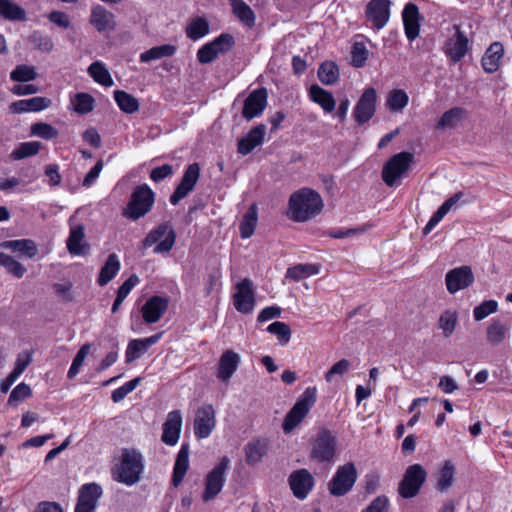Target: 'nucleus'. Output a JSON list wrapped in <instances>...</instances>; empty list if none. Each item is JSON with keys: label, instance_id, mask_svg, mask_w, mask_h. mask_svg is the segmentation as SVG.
I'll return each instance as SVG.
<instances>
[{"label": "nucleus", "instance_id": "72a5a7b5", "mask_svg": "<svg viewBox=\"0 0 512 512\" xmlns=\"http://www.w3.org/2000/svg\"><path fill=\"white\" fill-rule=\"evenodd\" d=\"M0 17L8 21H26V11L12 0H0Z\"/></svg>", "mask_w": 512, "mask_h": 512}, {"label": "nucleus", "instance_id": "a211bd4d", "mask_svg": "<svg viewBox=\"0 0 512 512\" xmlns=\"http://www.w3.org/2000/svg\"><path fill=\"white\" fill-rule=\"evenodd\" d=\"M241 363L240 355L229 349L222 353L217 365L216 377L224 383H229L230 379L237 371Z\"/></svg>", "mask_w": 512, "mask_h": 512}, {"label": "nucleus", "instance_id": "473e14b6", "mask_svg": "<svg viewBox=\"0 0 512 512\" xmlns=\"http://www.w3.org/2000/svg\"><path fill=\"white\" fill-rule=\"evenodd\" d=\"M258 221V207L252 204L242 217L239 225L240 235L243 239L250 238L256 228Z\"/></svg>", "mask_w": 512, "mask_h": 512}, {"label": "nucleus", "instance_id": "a19ab883", "mask_svg": "<svg viewBox=\"0 0 512 512\" xmlns=\"http://www.w3.org/2000/svg\"><path fill=\"white\" fill-rule=\"evenodd\" d=\"M458 324V313L456 310H444L438 319V328L445 338H449L455 331Z\"/></svg>", "mask_w": 512, "mask_h": 512}, {"label": "nucleus", "instance_id": "f3484780", "mask_svg": "<svg viewBox=\"0 0 512 512\" xmlns=\"http://www.w3.org/2000/svg\"><path fill=\"white\" fill-rule=\"evenodd\" d=\"M454 29V35L445 42L444 52L453 63H457L464 58L468 51V38L458 25H454Z\"/></svg>", "mask_w": 512, "mask_h": 512}, {"label": "nucleus", "instance_id": "e2e57ef3", "mask_svg": "<svg viewBox=\"0 0 512 512\" xmlns=\"http://www.w3.org/2000/svg\"><path fill=\"white\" fill-rule=\"evenodd\" d=\"M147 348L141 339L131 340L126 349V362H132L138 358H140L145 352Z\"/></svg>", "mask_w": 512, "mask_h": 512}, {"label": "nucleus", "instance_id": "ddd939ff", "mask_svg": "<svg viewBox=\"0 0 512 512\" xmlns=\"http://www.w3.org/2000/svg\"><path fill=\"white\" fill-rule=\"evenodd\" d=\"M200 178V166L198 163L190 164L184 174L179 185L176 187L173 194L170 196V203L177 205L184 199L190 192H192Z\"/></svg>", "mask_w": 512, "mask_h": 512}, {"label": "nucleus", "instance_id": "4d7b16f0", "mask_svg": "<svg viewBox=\"0 0 512 512\" xmlns=\"http://www.w3.org/2000/svg\"><path fill=\"white\" fill-rule=\"evenodd\" d=\"M209 43L212 44V47L216 50V53L219 56L220 54L229 52L234 46L235 40L231 34L222 33Z\"/></svg>", "mask_w": 512, "mask_h": 512}, {"label": "nucleus", "instance_id": "052dcab7", "mask_svg": "<svg viewBox=\"0 0 512 512\" xmlns=\"http://www.w3.org/2000/svg\"><path fill=\"white\" fill-rule=\"evenodd\" d=\"M351 367L348 359H341L336 362L325 374V380L329 383L335 380L336 376L342 377L346 374Z\"/></svg>", "mask_w": 512, "mask_h": 512}, {"label": "nucleus", "instance_id": "f257e3e1", "mask_svg": "<svg viewBox=\"0 0 512 512\" xmlns=\"http://www.w3.org/2000/svg\"><path fill=\"white\" fill-rule=\"evenodd\" d=\"M323 207V200L317 191L301 188L290 195L287 217L294 222H307L319 215Z\"/></svg>", "mask_w": 512, "mask_h": 512}, {"label": "nucleus", "instance_id": "4468645a", "mask_svg": "<svg viewBox=\"0 0 512 512\" xmlns=\"http://www.w3.org/2000/svg\"><path fill=\"white\" fill-rule=\"evenodd\" d=\"M474 282V274L470 266H460L449 270L445 276V284L450 294L468 288Z\"/></svg>", "mask_w": 512, "mask_h": 512}, {"label": "nucleus", "instance_id": "de8ad7c7", "mask_svg": "<svg viewBox=\"0 0 512 512\" xmlns=\"http://www.w3.org/2000/svg\"><path fill=\"white\" fill-rule=\"evenodd\" d=\"M318 78L324 85H332L339 78V69L334 62H324L318 69Z\"/></svg>", "mask_w": 512, "mask_h": 512}, {"label": "nucleus", "instance_id": "3c124183", "mask_svg": "<svg viewBox=\"0 0 512 512\" xmlns=\"http://www.w3.org/2000/svg\"><path fill=\"white\" fill-rule=\"evenodd\" d=\"M267 331L275 335L281 345H286L291 339V329L288 324L275 321L267 327Z\"/></svg>", "mask_w": 512, "mask_h": 512}, {"label": "nucleus", "instance_id": "c03bdc74", "mask_svg": "<svg viewBox=\"0 0 512 512\" xmlns=\"http://www.w3.org/2000/svg\"><path fill=\"white\" fill-rule=\"evenodd\" d=\"M409 102L408 94L401 89L391 90L386 98V106L392 112H401Z\"/></svg>", "mask_w": 512, "mask_h": 512}, {"label": "nucleus", "instance_id": "f704fd0d", "mask_svg": "<svg viewBox=\"0 0 512 512\" xmlns=\"http://www.w3.org/2000/svg\"><path fill=\"white\" fill-rule=\"evenodd\" d=\"M455 466L450 460H446L436 474V489L446 492L454 483Z\"/></svg>", "mask_w": 512, "mask_h": 512}, {"label": "nucleus", "instance_id": "9b49d317", "mask_svg": "<svg viewBox=\"0 0 512 512\" xmlns=\"http://www.w3.org/2000/svg\"><path fill=\"white\" fill-rule=\"evenodd\" d=\"M377 92L373 87L364 90L353 109L354 120L363 125L367 123L376 112Z\"/></svg>", "mask_w": 512, "mask_h": 512}, {"label": "nucleus", "instance_id": "f03ea898", "mask_svg": "<svg viewBox=\"0 0 512 512\" xmlns=\"http://www.w3.org/2000/svg\"><path fill=\"white\" fill-rule=\"evenodd\" d=\"M143 469L142 455L134 449H124L121 461L114 471V479L127 486H132L140 480Z\"/></svg>", "mask_w": 512, "mask_h": 512}, {"label": "nucleus", "instance_id": "393cba45", "mask_svg": "<svg viewBox=\"0 0 512 512\" xmlns=\"http://www.w3.org/2000/svg\"><path fill=\"white\" fill-rule=\"evenodd\" d=\"M419 16V9L414 3H408L405 5L402 12V19L406 37L410 41L415 40L419 36Z\"/></svg>", "mask_w": 512, "mask_h": 512}, {"label": "nucleus", "instance_id": "774afa93", "mask_svg": "<svg viewBox=\"0 0 512 512\" xmlns=\"http://www.w3.org/2000/svg\"><path fill=\"white\" fill-rule=\"evenodd\" d=\"M389 500L385 495L376 497L362 512H388Z\"/></svg>", "mask_w": 512, "mask_h": 512}, {"label": "nucleus", "instance_id": "20e7f679", "mask_svg": "<svg viewBox=\"0 0 512 512\" xmlns=\"http://www.w3.org/2000/svg\"><path fill=\"white\" fill-rule=\"evenodd\" d=\"M317 390L315 387H308L297 399L294 406L287 413L283 421V431L292 432L306 417L316 402Z\"/></svg>", "mask_w": 512, "mask_h": 512}, {"label": "nucleus", "instance_id": "1a4fd4ad", "mask_svg": "<svg viewBox=\"0 0 512 512\" xmlns=\"http://www.w3.org/2000/svg\"><path fill=\"white\" fill-rule=\"evenodd\" d=\"M230 464L227 456L221 458L219 463L208 473L206 477L205 491L202 498L205 502L214 499L222 490L225 483V472Z\"/></svg>", "mask_w": 512, "mask_h": 512}, {"label": "nucleus", "instance_id": "4be33fe9", "mask_svg": "<svg viewBox=\"0 0 512 512\" xmlns=\"http://www.w3.org/2000/svg\"><path fill=\"white\" fill-rule=\"evenodd\" d=\"M168 305V298L161 296H152L149 298L141 309L145 323L152 324L158 322L167 311Z\"/></svg>", "mask_w": 512, "mask_h": 512}, {"label": "nucleus", "instance_id": "aec40b11", "mask_svg": "<svg viewBox=\"0 0 512 512\" xmlns=\"http://www.w3.org/2000/svg\"><path fill=\"white\" fill-rule=\"evenodd\" d=\"M289 485L298 499H305L314 486V478L306 469L294 471L289 476Z\"/></svg>", "mask_w": 512, "mask_h": 512}, {"label": "nucleus", "instance_id": "412c9836", "mask_svg": "<svg viewBox=\"0 0 512 512\" xmlns=\"http://www.w3.org/2000/svg\"><path fill=\"white\" fill-rule=\"evenodd\" d=\"M267 105V91L264 88L254 90L246 98L242 115L246 120H252L262 114Z\"/></svg>", "mask_w": 512, "mask_h": 512}, {"label": "nucleus", "instance_id": "0eeeda50", "mask_svg": "<svg viewBox=\"0 0 512 512\" xmlns=\"http://www.w3.org/2000/svg\"><path fill=\"white\" fill-rule=\"evenodd\" d=\"M427 478V472L420 464L408 466L398 486L402 498L410 499L418 495Z\"/></svg>", "mask_w": 512, "mask_h": 512}, {"label": "nucleus", "instance_id": "6e6d98bb", "mask_svg": "<svg viewBox=\"0 0 512 512\" xmlns=\"http://www.w3.org/2000/svg\"><path fill=\"white\" fill-rule=\"evenodd\" d=\"M74 110L79 114H86L94 108V98L88 93H77L75 95Z\"/></svg>", "mask_w": 512, "mask_h": 512}, {"label": "nucleus", "instance_id": "09e8293b", "mask_svg": "<svg viewBox=\"0 0 512 512\" xmlns=\"http://www.w3.org/2000/svg\"><path fill=\"white\" fill-rule=\"evenodd\" d=\"M41 143L37 141H29L21 143L11 154L13 159L21 160L38 154Z\"/></svg>", "mask_w": 512, "mask_h": 512}, {"label": "nucleus", "instance_id": "a18cd8bd", "mask_svg": "<svg viewBox=\"0 0 512 512\" xmlns=\"http://www.w3.org/2000/svg\"><path fill=\"white\" fill-rule=\"evenodd\" d=\"M88 73L95 82L103 86L110 87L114 83L108 69L100 61L93 62L88 68Z\"/></svg>", "mask_w": 512, "mask_h": 512}, {"label": "nucleus", "instance_id": "9d476101", "mask_svg": "<svg viewBox=\"0 0 512 512\" xmlns=\"http://www.w3.org/2000/svg\"><path fill=\"white\" fill-rule=\"evenodd\" d=\"M336 453V437L327 429L321 430L313 444L311 458L318 462H330Z\"/></svg>", "mask_w": 512, "mask_h": 512}, {"label": "nucleus", "instance_id": "37998d69", "mask_svg": "<svg viewBox=\"0 0 512 512\" xmlns=\"http://www.w3.org/2000/svg\"><path fill=\"white\" fill-rule=\"evenodd\" d=\"M114 99L120 110L127 114H133L139 109L138 100L131 94L123 91H114Z\"/></svg>", "mask_w": 512, "mask_h": 512}, {"label": "nucleus", "instance_id": "7c9ffc66", "mask_svg": "<svg viewBox=\"0 0 512 512\" xmlns=\"http://www.w3.org/2000/svg\"><path fill=\"white\" fill-rule=\"evenodd\" d=\"M82 224L71 225L70 233L67 239V249L72 255L85 254L87 244L85 242V232Z\"/></svg>", "mask_w": 512, "mask_h": 512}, {"label": "nucleus", "instance_id": "bf43d9fd", "mask_svg": "<svg viewBox=\"0 0 512 512\" xmlns=\"http://www.w3.org/2000/svg\"><path fill=\"white\" fill-rule=\"evenodd\" d=\"M498 309V303L495 300H485L473 310V316L476 321H481L489 315L495 313Z\"/></svg>", "mask_w": 512, "mask_h": 512}, {"label": "nucleus", "instance_id": "ea45409f", "mask_svg": "<svg viewBox=\"0 0 512 512\" xmlns=\"http://www.w3.org/2000/svg\"><path fill=\"white\" fill-rule=\"evenodd\" d=\"M466 116V110L454 107L443 113L436 124L437 129H453Z\"/></svg>", "mask_w": 512, "mask_h": 512}, {"label": "nucleus", "instance_id": "6e6552de", "mask_svg": "<svg viewBox=\"0 0 512 512\" xmlns=\"http://www.w3.org/2000/svg\"><path fill=\"white\" fill-rule=\"evenodd\" d=\"M357 480V470L353 463L349 462L339 466L336 473L328 483V490L333 496H344L353 488Z\"/></svg>", "mask_w": 512, "mask_h": 512}, {"label": "nucleus", "instance_id": "8fccbe9b", "mask_svg": "<svg viewBox=\"0 0 512 512\" xmlns=\"http://www.w3.org/2000/svg\"><path fill=\"white\" fill-rule=\"evenodd\" d=\"M209 32V24L208 22L203 18H197L194 21H192L187 29L186 34L187 37L192 40H198L202 37H204Z\"/></svg>", "mask_w": 512, "mask_h": 512}, {"label": "nucleus", "instance_id": "864d4df0", "mask_svg": "<svg viewBox=\"0 0 512 512\" xmlns=\"http://www.w3.org/2000/svg\"><path fill=\"white\" fill-rule=\"evenodd\" d=\"M0 266L5 267L16 278H22L26 273V268L20 262L2 252H0Z\"/></svg>", "mask_w": 512, "mask_h": 512}, {"label": "nucleus", "instance_id": "6ab92c4d", "mask_svg": "<svg viewBox=\"0 0 512 512\" xmlns=\"http://www.w3.org/2000/svg\"><path fill=\"white\" fill-rule=\"evenodd\" d=\"M390 5L389 0H371L367 4V18L376 29L380 30L387 24L390 17Z\"/></svg>", "mask_w": 512, "mask_h": 512}, {"label": "nucleus", "instance_id": "2f4dec72", "mask_svg": "<svg viewBox=\"0 0 512 512\" xmlns=\"http://www.w3.org/2000/svg\"><path fill=\"white\" fill-rule=\"evenodd\" d=\"M234 16L247 28L255 26L256 15L244 0H228Z\"/></svg>", "mask_w": 512, "mask_h": 512}, {"label": "nucleus", "instance_id": "c85d7f7f", "mask_svg": "<svg viewBox=\"0 0 512 512\" xmlns=\"http://www.w3.org/2000/svg\"><path fill=\"white\" fill-rule=\"evenodd\" d=\"M504 55V48L500 42H493L485 51L482 57V67L487 73H494L498 70Z\"/></svg>", "mask_w": 512, "mask_h": 512}, {"label": "nucleus", "instance_id": "c756f323", "mask_svg": "<svg viewBox=\"0 0 512 512\" xmlns=\"http://www.w3.org/2000/svg\"><path fill=\"white\" fill-rule=\"evenodd\" d=\"M309 97L311 101L318 104L325 113H332L335 110L336 101L332 93L319 85H311L309 88Z\"/></svg>", "mask_w": 512, "mask_h": 512}, {"label": "nucleus", "instance_id": "a878e982", "mask_svg": "<svg viewBox=\"0 0 512 512\" xmlns=\"http://www.w3.org/2000/svg\"><path fill=\"white\" fill-rule=\"evenodd\" d=\"M51 100L46 97H33L15 101L10 104L9 109L12 113L20 114L25 112H39L51 105Z\"/></svg>", "mask_w": 512, "mask_h": 512}, {"label": "nucleus", "instance_id": "f8f14e48", "mask_svg": "<svg viewBox=\"0 0 512 512\" xmlns=\"http://www.w3.org/2000/svg\"><path fill=\"white\" fill-rule=\"evenodd\" d=\"M255 291L250 279L245 278L236 284V292L233 295L235 309L243 314H250L255 307Z\"/></svg>", "mask_w": 512, "mask_h": 512}, {"label": "nucleus", "instance_id": "79ce46f5", "mask_svg": "<svg viewBox=\"0 0 512 512\" xmlns=\"http://www.w3.org/2000/svg\"><path fill=\"white\" fill-rule=\"evenodd\" d=\"M0 246L14 252H20L29 258L34 257L37 253V247L34 241L30 239L4 241Z\"/></svg>", "mask_w": 512, "mask_h": 512}, {"label": "nucleus", "instance_id": "c9c22d12", "mask_svg": "<svg viewBox=\"0 0 512 512\" xmlns=\"http://www.w3.org/2000/svg\"><path fill=\"white\" fill-rule=\"evenodd\" d=\"M267 452V442L262 439H254L245 446L246 462L255 465L260 462Z\"/></svg>", "mask_w": 512, "mask_h": 512}, {"label": "nucleus", "instance_id": "5fc2aeb1", "mask_svg": "<svg viewBox=\"0 0 512 512\" xmlns=\"http://www.w3.org/2000/svg\"><path fill=\"white\" fill-rule=\"evenodd\" d=\"M28 40L34 47L42 52L49 53L53 50L54 44L51 37L42 34L40 31H33Z\"/></svg>", "mask_w": 512, "mask_h": 512}, {"label": "nucleus", "instance_id": "b1692460", "mask_svg": "<svg viewBox=\"0 0 512 512\" xmlns=\"http://www.w3.org/2000/svg\"><path fill=\"white\" fill-rule=\"evenodd\" d=\"M90 24L98 31H111L116 27L115 16L100 4L91 7Z\"/></svg>", "mask_w": 512, "mask_h": 512}, {"label": "nucleus", "instance_id": "7ed1b4c3", "mask_svg": "<svg viewBox=\"0 0 512 512\" xmlns=\"http://www.w3.org/2000/svg\"><path fill=\"white\" fill-rule=\"evenodd\" d=\"M155 202V193L147 185L142 184L135 187L126 208L123 209V216L136 221L148 214Z\"/></svg>", "mask_w": 512, "mask_h": 512}, {"label": "nucleus", "instance_id": "603ef678", "mask_svg": "<svg viewBox=\"0 0 512 512\" xmlns=\"http://www.w3.org/2000/svg\"><path fill=\"white\" fill-rule=\"evenodd\" d=\"M30 133L32 136L42 138L44 140H52L58 136V131L51 124L37 122L31 125Z\"/></svg>", "mask_w": 512, "mask_h": 512}, {"label": "nucleus", "instance_id": "423d86ee", "mask_svg": "<svg viewBox=\"0 0 512 512\" xmlns=\"http://www.w3.org/2000/svg\"><path fill=\"white\" fill-rule=\"evenodd\" d=\"M176 240V233L169 222H164L151 230L143 240V247L149 248L156 245L154 253H167L169 252Z\"/></svg>", "mask_w": 512, "mask_h": 512}, {"label": "nucleus", "instance_id": "0e129e2a", "mask_svg": "<svg viewBox=\"0 0 512 512\" xmlns=\"http://www.w3.org/2000/svg\"><path fill=\"white\" fill-rule=\"evenodd\" d=\"M140 381H141V378L137 377V378H134V379L126 382L121 387L115 389L112 392V396H111L113 402L118 403V402L122 401L129 393H131L138 386Z\"/></svg>", "mask_w": 512, "mask_h": 512}, {"label": "nucleus", "instance_id": "4c0bfd02", "mask_svg": "<svg viewBox=\"0 0 512 512\" xmlns=\"http://www.w3.org/2000/svg\"><path fill=\"white\" fill-rule=\"evenodd\" d=\"M510 327L500 320H492L487 327V341L492 345L502 343L509 335Z\"/></svg>", "mask_w": 512, "mask_h": 512}, {"label": "nucleus", "instance_id": "338daca9", "mask_svg": "<svg viewBox=\"0 0 512 512\" xmlns=\"http://www.w3.org/2000/svg\"><path fill=\"white\" fill-rule=\"evenodd\" d=\"M31 393V388L27 384L20 383L12 390L8 399V404L17 405L18 402L31 396Z\"/></svg>", "mask_w": 512, "mask_h": 512}, {"label": "nucleus", "instance_id": "cd10ccee", "mask_svg": "<svg viewBox=\"0 0 512 512\" xmlns=\"http://www.w3.org/2000/svg\"><path fill=\"white\" fill-rule=\"evenodd\" d=\"M188 468H189V445L182 444V446L177 454V457H176V460L174 463V467H173L171 483L174 487H178L182 483V481L187 473Z\"/></svg>", "mask_w": 512, "mask_h": 512}, {"label": "nucleus", "instance_id": "bb28decb", "mask_svg": "<svg viewBox=\"0 0 512 512\" xmlns=\"http://www.w3.org/2000/svg\"><path fill=\"white\" fill-rule=\"evenodd\" d=\"M265 126L263 124L252 128L248 134L238 141V153L248 155L254 148L259 146L265 136Z\"/></svg>", "mask_w": 512, "mask_h": 512}, {"label": "nucleus", "instance_id": "dca6fc26", "mask_svg": "<svg viewBox=\"0 0 512 512\" xmlns=\"http://www.w3.org/2000/svg\"><path fill=\"white\" fill-rule=\"evenodd\" d=\"M102 493L103 491L99 484L94 482L84 484L79 490L75 512H95Z\"/></svg>", "mask_w": 512, "mask_h": 512}, {"label": "nucleus", "instance_id": "680f3d73", "mask_svg": "<svg viewBox=\"0 0 512 512\" xmlns=\"http://www.w3.org/2000/svg\"><path fill=\"white\" fill-rule=\"evenodd\" d=\"M37 74L33 67L19 65L11 72V79L17 82H28L34 80Z\"/></svg>", "mask_w": 512, "mask_h": 512}, {"label": "nucleus", "instance_id": "49530a36", "mask_svg": "<svg viewBox=\"0 0 512 512\" xmlns=\"http://www.w3.org/2000/svg\"><path fill=\"white\" fill-rule=\"evenodd\" d=\"M319 270L320 267L316 264H297L288 268L286 277L299 281L300 279L318 274Z\"/></svg>", "mask_w": 512, "mask_h": 512}, {"label": "nucleus", "instance_id": "5701e85b", "mask_svg": "<svg viewBox=\"0 0 512 512\" xmlns=\"http://www.w3.org/2000/svg\"><path fill=\"white\" fill-rule=\"evenodd\" d=\"M182 429V415L179 410L168 413L166 421L163 424V433L161 440L169 446L177 444Z\"/></svg>", "mask_w": 512, "mask_h": 512}, {"label": "nucleus", "instance_id": "2eb2a0df", "mask_svg": "<svg viewBox=\"0 0 512 512\" xmlns=\"http://www.w3.org/2000/svg\"><path fill=\"white\" fill-rule=\"evenodd\" d=\"M216 426L215 410L212 405L201 406L194 419V434L197 438L209 437Z\"/></svg>", "mask_w": 512, "mask_h": 512}, {"label": "nucleus", "instance_id": "69168bd1", "mask_svg": "<svg viewBox=\"0 0 512 512\" xmlns=\"http://www.w3.org/2000/svg\"><path fill=\"white\" fill-rule=\"evenodd\" d=\"M352 64L354 67L360 68L364 66L367 57H368V50L366 49V46L361 42L354 43L352 47Z\"/></svg>", "mask_w": 512, "mask_h": 512}, {"label": "nucleus", "instance_id": "58836bf2", "mask_svg": "<svg viewBox=\"0 0 512 512\" xmlns=\"http://www.w3.org/2000/svg\"><path fill=\"white\" fill-rule=\"evenodd\" d=\"M177 51L176 46L171 44H164L160 46H155L150 48L149 50L140 54V62L148 63L153 60H158L165 57L173 56Z\"/></svg>", "mask_w": 512, "mask_h": 512}, {"label": "nucleus", "instance_id": "13d9d810", "mask_svg": "<svg viewBox=\"0 0 512 512\" xmlns=\"http://www.w3.org/2000/svg\"><path fill=\"white\" fill-rule=\"evenodd\" d=\"M89 351H90V344H84L78 350V352H77L76 356L74 357L72 364L68 370V373H67V377L69 379H73L77 376L81 366L84 363L85 358L89 354Z\"/></svg>", "mask_w": 512, "mask_h": 512}, {"label": "nucleus", "instance_id": "e433bc0d", "mask_svg": "<svg viewBox=\"0 0 512 512\" xmlns=\"http://www.w3.org/2000/svg\"><path fill=\"white\" fill-rule=\"evenodd\" d=\"M119 270L120 262L118 257L115 253H112L108 256L104 266L100 270L97 280L98 284L100 286H105L117 275Z\"/></svg>", "mask_w": 512, "mask_h": 512}, {"label": "nucleus", "instance_id": "39448f33", "mask_svg": "<svg viewBox=\"0 0 512 512\" xmlns=\"http://www.w3.org/2000/svg\"><path fill=\"white\" fill-rule=\"evenodd\" d=\"M414 161V155L410 152H400L393 155L383 166L382 179L389 187L398 184V181L408 172Z\"/></svg>", "mask_w": 512, "mask_h": 512}]
</instances>
